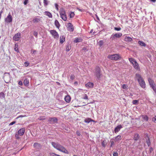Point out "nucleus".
Returning a JSON list of instances; mask_svg holds the SVG:
<instances>
[{
	"instance_id": "nucleus-1",
	"label": "nucleus",
	"mask_w": 156,
	"mask_h": 156,
	"mask_svg": "<svg viewBox=\"0 0 156 156\" xmlns=\"http://www.w3.org/2000/svg\"><path fill=\"white\" fill-rule=\"evenodd\" d=\"M51 145L55 149L64 153L68 154V151L63 146L58 143L54 142L51 143Z\"/></svg>"
},
{
	"instance_id": "nucleus-2",
	"label": "nucleus",
	"mask_w": 156,
	"mask_h": 156,
	"mask_svg": "<svg viewBox=\"0 0 156 156\" xmlns=\"http://www.w3.org/2000/svg\"><path fill=\"white\" fill-rule=\"evenodd\" d=\"M136 76L137 79V80L140 86L143 88H145L146 87L145 83L141 75L139 74L136 73Z\"/></svg>"
},
{
	"instance_id": "nucleus-3",
	"label": "nucleus",
	"mask_w": 156,
	"mask_h": 156,
	"mask_svg": "<svg viewBox=\"0 0 156 156\" xmlns=\"http://www.w3.org/2000/svg\"><path fill=\"white\" fill-rule=\"evenodd\" d=\"M129 60L130 62L132 64L133 67L135 69L138 71L140 70L139 65L135 59L133 58H129Z\"/></svg>"
},
{
	"instance_id": "nucleus-4",
	"label": "nucleus",
	"mask_w": 156,
	"mask_h": 156,
	"mask_svg": "<svg viewBox=\"0 0 156 156\" xmlns=\"http://www.w3.org/2000/svg\"><path fill=\"white\" fill-rule=\"evenodd\" d=\"M60 17L64 21H66L67 20V16L66 14V12L64 9L61 8L59 12Z\"/></svg>"
},
{
	"instance_id": "nucleus-5",
	"label": "nucleus",
	"mask_w": 156,
	"mask_h": 156,
	"mask_svg": "<svg viewBox=\"0 0 156 156\" xmlns=\"http://www.w3.org/2000/svg\"><path fill=\"white\" fill-rule=\"evenodd\" d=\"M107 57L110 59L114 60H117L120 58L119 55L118 54L109 55Z\"/></svg>"
},
{
	"instance_id": "nucleus-6",
	"label": "nucleus",
	"mask_w": 156,
	"mask_h": 156,
	"mask_svg": "<svg viewBox=\"0 0 156 156\" xmlns=\"http://www.w3.org/2000/svg\"><path fill=\"white\" fill-rule=\"evenodd\" d=\"M95 75L97 78L98 79H99L101 78L102 74L101 73V71L100 68L98 67H97L96 68Z\"/></svg>"
},
{
	"instance_id": "nucleus-7",
	"label": "nucleus",
	"mask_w": 156,
	"mask_h": 156,
	"mask_svg": "<svg viewBox=\"0 0 156 156\" xmlns=\"http://www.w3.org/2000/svg\"><path fill=\"white\" fill-rule=\"evenodd\" d=\"M50 34L53 37L57 39L58 38L59 35L57 32L55 30H51L50 31Z\"/></svg>"
},
{
	"instance_id": "nucleus-8",
	"label": "nucleus",
	"mask_w": 156,
	"mask_h": 156,
	"mask_svg": "<svg viewBox=\"0 0 156 156\" xmlns=\"http://www.w3.org/2000/svg\"><path fill=\"white\" fill-rule=\"evenodd\" d=\"M48 121L50 124H54L57 123L58 119L57 118L55 117L50 118L48 119Z\"/></svg>"
},
{
	"instance_id": "nucleus-9",
	"label": "nucleus",
	"mask_w": 156,
	"mask_h": 156,
	"mask_svg": "<svg viewBox=\"0 0 156 156\" xmlns=\"http://www.w3.org/2000/svg\"><path fill=\"white\" fill-rule=\"evenodd\" d=\"M21 37V34L20 33H18L16 34L13 37V39L15 41H18Z\"/></svg>"
},
{
	"instance_id": "nucleus-10",
	"label": "nucleus",
	"mask_w": 156,
	"mask_h": 156,
	"mask_svg": "<svg viewBox=\"0 0 156 156\" xmlns=\"http://www.w3.org/2000/svg\"><path fill=\"white\" fill-rule=\"evenodd\" d=\"M5 21L7 23H9L12 21V17L10 13H9L7 16L5 18Z\"/></svg>"
},
{
	"instance_id": "nucleus-11",
	"label": "nucleus",
	"mask_w": 156,
	"mask_h": 156,
	"mask_svg": "<svg viewBox=\"0 0 156 156\" xmlns=\"http://www.w3.org/2000/svg\"><path fill=\"white\" fill-rule=\"evenodd\" d=\"M68 30L71 32H73L74 30V27L72 24L70 23L67 24Z\"/></svg>"
},
{
	"instance_id": "nucleus-12",
	"label": "nucleus",
	"mask_w": 156,
	"mask_h": 156,
	"mask_svg": "<svg viewBox=\"0 0 156 156\" xmlns=\"http://www.w3.org/2000/svg\"><path fill=\"white\" fill-rule=\"evenodd\" d=\"M25 128H22L20 129L18 132V134L19 136H23L25 132Z\"/></svg>"
},
{
	"instance_id": "nucleus-13",
	"label": "nucleus",
	"mask_w": 156,
	"mask_h": 156,
	"mask_svg": "<svg viewBox=\"0 0 156 156\" xmlns=\"http://www.w3.org/2000/svg\"><path fill=\"white\" fill-rule=\"evenodd\" d=\"M94 86V83L90 82H88L85 85L86 87L88 89L93 87Z\"/></svg>"
},
{
	"instance_id": "nucleus-14",
	"label": "nucleus",
	"mask_w": 156,
	"mask_h": 156,
	"mask_svg": "<svg viewBox=\"0 0 156 156\" xmlns=\"http://www.w3.org/2000/svg\"><path fill=\"white\" fill-rule=\"evenodd\" d=\"M122 35L121 33H117L112 35V38L113 39H115V37L119 38Z\"/></svg>"
},
{
	"instance_id": "nucleus-15",
	"label": "nucleus",
	"mask_w": 156,
	"mask_h": 156,
	"mask_svg": "<svg viewBox=\"0 0 156 156\" xmlns=\"http://www.w3.org/2000/svg\"><path fill=\"white\" fill-rule=\"evenodd\" d=\"M148 80L149 83L150 87L152 86H154L155 84L154 83V81L151 78H148Z\"/></svg>"
},
{
	"instance_id": "nucleus-16",
	"label": "nucleus",
	"mask_w": 156,
	"mask_h": 156,
	"mask_svg": "<svg viewBox=\"0 0 156 156\" xmlns=\"http://www.w3.org/2000/svg\"><path fill=\"white\" fill-rule=\"evenodd\" d=\"M122 128V126L121 125H119L116 127L114 129V132L115 133L118 132Z\"/></svg>"
},
{
	"instance_id": "nucleus-17",
	"label": "nucleus",
	"mask_w": 156,
	"mask_h": 156,
	"mask_svg": "<svg viewBox=\"0 0 156 156\" xmlns=\"http://www.w3.org/2000/svg\"><path fill=\"white\" fill-rule=\"evenodd\" d=\"M83 41V39L81 37H79L76 38L75 40L73 41V42L74 43H77L82 42Z\"/></svg>"
},
{
	"instance_id": "nucleus-18",
	"label": "nucleus",
	"mask_w": 156,
	"mask_h": 156,
	"mask_svg": "<svg viewBox=\"0 0 156 156\" xmlns=\"http://www.w3.org/2000/svg\"><path fill=\"white\" fill-rule=\"evenodd\" d=\"M84 122L86 123H89L90 122H96L90 118H87L85 119Z\"/></svg>"
},
{
	"instance_id": "nucleus-19",
	"label": "nucleus",
	"mask_w": 156,
	"mask_h": 156,
	"mask_svg": "<svg viewBox=\"0 0 156 156\" xmlns=\"http://www.w3.org/2000/svg\"><path fill=\"white\" fill-rule=\"evenodd\" d=\"M65 101L67 103H69L71 100V98L69 95L66 96L65 98Z\"/></svg>"
},
{
	"instance_id": "nucleus-20",
	"label": "nucleus",
	"mask_w": 156,
	"mask_h": 156,
	"mask_svg": "<svg viewBox=\"0 0 156 156\" xmlns=\"http://www.w3.org/2000/svg\"><path fill=\"white\" fill-rule=\"evenodd\" d=\"M65 40V37L64 36H61L60 38V43L62 44Z\"/></svg>"
},
{
	"instance_id": "nucleus-21",
	"label": "nucleus",
	"mask_w": 156,
	"mask_h": 156,
	"mask_svg": "<svg viewBox=\"0 0 156 156\" xmlns=\"http://www.w3.org/2000/svg\"><path fill=\"white\" fill-rule=\"evenodd\" d=\"M23 83L24 85L27 87L29 85V80L28 79H25L23 81Z\"/></svg>"
},
{
	"instance_id": "nucleus-22",
	"label": "nucleus",
	"mask_w": 156,
	"mask_h": 156,
	"mask_svg": "<svg viewBox=\"0 0 156 156\" xmlns=\"http://www.w3.org/2000/svg\"><path fill=\"white\" fill-rule=\"evenodd\" d=\"M143 119V121H147L148 119V118L146 115H143L141 116Z\"/></svg>"
},
{
	"instance_id": "nucleus-23",
	"label": "nucleus",
	"mask_w": 156,
	"mask_h": 156,
	"mask_svg": "<svg viewBox=\"0 0 156 156\" xmlns=\"http://www.w3.org/2000/svg\"><path fill=\"white\" fill-rule=\"evenodd\" d=\"M33 146L34 148H39L40 147L41 145L40 144L37 143H34Z\"/></svg>"
},
{
	"instance_id": "nucleus-24",
	"label": "nucleus",
	"mask_w": 156,
	"mask_h": 156,
	"mask_svg": "<svg viewBox=\"0 0 156 156\" xmlns=\"http://www.w3.org/2000/svg\"><path fill=\"white\" fill-rule=\"evenodd\" d=\"M44 13L45 14L48 16L49 18H51L52 17V15L50 12L48 11H45Z\"/></svg>"
},
{
	"instance_id": "nucleus-25",
	"label": "nucleus",
	"mask_w": 156,
	"mask_h": 156,
	"mask_svg": "<svg viewBox=\"0 0 156 156\" xmlns=\"http://www.w3.org/2000/svg\"><path fill=\"white\" fill-rule=\"evenodd\" d=\"M41 19L40 17L36 18L33 20L34 23H38L40 21Z\"/></svg>"
},
{
	"instance_id": "nucleus-26",
	"label": "nucleus",
	"mask_w": 156,
	"mask_h": 156,
	"mask_svg": "<svg viewBox=\"0 0 156 156\" xmlns=\"http://www.w3.org/2000/svg\"><path fill=\"white\" fill-rule=\"evenodd\" d=\"M132 40V38L126 36L125 38V41L127 42H130Z\"/></svg>"
},
{
	"instance_id": "nucleus-27",
	"label": "nucleus",
	"mask_w": 156,
	"mask_h": 156,
	"mask_svg": "<svg viewBox=\"0 0 156 156\" xmlns=\"http://www.w3.org/2000/svg\"><path fill=\"white\" fill-rule=\"evenodd\" d=\"M55 24L56 27L58 28H59L60 26V25L59 22L57 20H56L55 21Z\"/></svg>"
},
{
	"instance_id": "nucleus-28",
	"label": "nucleus",
	"mask_w": 156,
	"mask_h": 156,
	"mask_svg": "<svg viewBox=\"0 0 156 156\" xmlns=\"http://www.w3.org/2000/svg\"><path fill=\"white\" fill-rule=\"evenodd\" d=\"M14 50L15 51H16L17 52H19V51L18 49V45L17 44H15L14 46Z\"/></svg>"
},
{
	"instance_id": "nucleus-29",
	"label": "nucleus",
	"mask_w": 156,
	"mask_h": 156,
	"mask_svg": "<svg viewBox=\"0 0 156 156\" xmlns=\"http://www.w3.org/2000/svg\"><path fill=\"white\" fill-rule=\"evenodd\" d=\"M138 44L141 46L145 47L146 44L144 42L141 41H139L138 42Z\"/></svg>"
},
{
	"instance_id": "nucleus-30",
	"label": "nucleus",
	"mask_w": 156,
	"mask_h": 156,
	"mask_svg": "<svg viewBox=\"0 0 156 156\" xmlns=\"http://www.w3.org/2000/svg\"><path fill=\"white\" fill-rule=\"evenodd\" d=\"M139 138V136L138 134H135L134 137V140H135L136 141Z\"/></svg>"
},
{
	"instance_id": "nucleus-31",
	"label": "nucleus",
	"mask_w": 156,
	"mask_h": 156,
	"mask_svg": "<svg viewBox=\"0 0 156 156\" xmlns=\"http://www.w3.org/2000/svg\"><path fill=\"white\" fill-rule=\"evenodd\" d=\"M82 98L85 100H88V98L87 95L86 94H84L82 95Z\"/></svg>"
},
{
	"instance_id": "nucleus-32",
	"label": "nucleus",
	"mask_w": 156,
	"mask_h": 156,
	"mask_svg": "<svg viewBox=\"0 0 156 156\" xmlns=\"http://www.w3.org/2000/svg\"><path fill=\"white\" fill-rule=\"evenodd\" d=\"M71 46L70 45L68 44L67 45H66V51H69L71 49Z\"/></svg>"
},
{
	"instance_id": "nucleus-33",
	"label": "nucleus",
	"mask_w": 156,
	"mask_h": 156,
	"mask_svg": "<svg viewBox=\"0 0 156 156\" xmlns=\"http://www.w3.org/2000/svg\"><path fill=\"white\" fill-rule=\"evenodd\" d=\"M48 0H43L44 5L45 6H46L48 5Z\"/></svg>"
},
{
	"instance_id": "nucleus-34",
	"label": "nucleus",
	"mask_w": 156,
	"mask_h": 156,
	"mask_svg": "<svg viewBox=\"0 0 156 156\" xmlns=\"http://www.w3.org/2000/svg\"><path fill=\"white\" fill-rule=\"evenodd\" d=\"M69 15L70 18H73L74 17L75 14L74 12H70V13H69Z\"/></svg>"
},
{
	"instance_id": "nucleus-35",
	"label": "nucleus",
	"mask_w": 156,
	"mask_h": 156,
	"mask_svg": "<svg viewBox=\"0 0 156 156\" xmlns=\"http://www.w3.org/2000/svg\"><path fill=\"white\" fill-rule=\"evenodd\" d=\"M121 136L120 135H118L115 138L116 141H118L121 140Z\"/></svg>"
},
{
	"instance_id": "nucleus-36",
	"label": "nucleus",
	"mask_w": 156,
	"mask_h": 156,
	"mask_svg": "<svg viewBox=\"0 0 156 156\" xmlns=\"http://www.w3.org/2000/svg\"><path fill=\"white\" fill-rule=\"evenodd\" d=\"M2 98L4 99L5 98V94L3 92L0 93V98Z\"/></svg>"
},
{
	"instance_id": "nucleus-37",
	"label": "nucleus",
	"mask_w": 156,
	"mask_h": 156,
	"mask_svg": "<svg viewBox=\"0 0 156 156\" xmlns=\"http://www.w3.org/2000/svg\"><path fill=\"white\" fill-rule=\"evenodd\" d=\"M147 138L148 140L147 141V143L148 146H150L151 145V142L150 141V140L149 138L147 136Z\"/></svg>"
},
{
	"instance_id": "nucleus-38",
	"label": "nucleus",
	"mask_w": 156,
	"mask_h": 156,
	"mask_svg": "<svg viewBox=\"0 0 156 156\" xmlns=\"http://www.w3.org/2000/svg\"><path fill=\"white\" fill-rule=\"evenodd\" d=\"M128 86L126 84H124L122 85V87L125 89H128Z\"/></svg>"
},
{
	"instance_id": "nucleus-39",
	"label": "nucleus",
	"mask_w": 156,
	"mask_h": 156,
	"mask_svg": "<svg viewBox=\"0 0 156 156\" xmlns=\"http://www.w3.org/2000/svg\"><path fill=\"white\" fill-rule=\"evenodd\" d=\"M101 144L103 147H105L106 145L107 144V143L105 140H104L102 142Z\"/></svg>"
},
{
	"instance_id": "nucleus-40",
	"label": "nucleus",
	"mask_w": 156,
	"mask_h": 156,
	"mask_svg": "<svg viewBox=\"0 0 156 156\" xmlns=\"http://www.w3.org/2000/svg\"><path fill=\"white\" fill-rule=\"evenodd\" d=\"M38 119L40 120H44L45 119V117L44 116H40Z\"/></svg>"
},
{
	"instance_id": "nucleus-41",
	"label": "nucleus",
	"mask_w": 156,
	"mask_h": 156,
	"mask_svg": "<svg viewBox=\"0 0 156 156\" xmlns=\"http://www.w3.org/2000/svg\"><path fill=\"white\" fill-rule=\"evenodd\" d=\"M98 44L99 46L101 47L103 44L104 42L103 41L101 40L99 41Z\"/></svg>"
},
{
	"instance_id": "nucleus-42",
	"label": "nucleus",
	"mask_w": 156,
	"mask_h": 156,
	"mask_svg": "<svg viewBox=\"0 0 156 156\" xmlns=\"http://www.w3.org/2000/svg\"><path fill=\"white\" fill-rule=\"evenodd\" d=\"M58 155L54 153H50V156H58Z\"/></svg>"
},
{
	"instance_id": "nucleus-43",
	"label": "nucleus",
	"mask_w": 156,
	"mask_h": 156,
	"mask_svg": "<svg viewBox=\"0 0 156 156\" xmlns=\"http://www.w3.org/2000/svg\"><path fill=\"white\" fill-rule=\"evenodd\" d=\"M111 142V145H110V147H111L114 144V142L113 140H112V139H111L110 141Z\"/></svg>"
},
{
	"instance_id": "nucleus-44",
	"label": "nucleus",
	"mask_w": 156,
	"mask_h": 156,
	"mask_svg": "<svg viewBox=\"0 0 156 156\" xmlns=\"http://www.w3.org/2000/svg\"><path fill=\"white\" fill-rule=\"evenodd\" d=\"M70 78L71 80H73L75 78V76L73 74H71L70 76Z\"/></svg>"
},
{
	"instance_id": "nucleus-45",
	"label": "nucleus",
	"mask_w": 156,
	"mask_h": 156,
	"mask_svg": "<svg viewBox=\"0 0 156 156\" xmlns=\"http://www.w3.org/2000/svg\"><path fill=\"white\" fill-rule=\"evenodd\" d=\"M38 33L36 31H34L33 33V34L36 37H37Z\"/></svg>"
},
{
	"instance_id": "nucleus-46",
	"label": "nucleus",
	"mask_w": 156,
	"mask_h": 156,
	"mask_svg": "<svg viewBox=\"0 0 156 156\" xmlns=\"http://www.w3.org/2000/svg\"><path fill=\"white\" fill-rule=\"evenodd\" d=\"M138 101L137 100H134L133 101V105H136L138 103Z\"/></svg>"
},
{
	"instance_id": "nucleus-47",
	"label": "nucleus",
	"mask_w": 156,
	"mask_h": 156,
	"mask_svg": "<svg viewBox=\"0 0 156 156\" xmlns=\"http://www.w3.org/2000/svg\"><path fill=\"white\" fill-rule=\"evenodd\" d=\"M114 30L116 31H120L121 30V28L120 27L117 28L115 27H114Z\"/></svg>"
},
{
	"instance_id": "nucleus-48",
	"label": "nucleus",
	"mask_w": 156,
	"mask_h": 156,
	"mask_svg": "<svg viewBox=\"0 0 156 156\" xmlns=\"http://www.w3.org/2000/svg\"><path fill=\"white\" fill-rule=\"evenodd\" d=\"M113 156H118V153L117 152H113Z\"/></svg>"
},
{
	"instance_id": "nucleus-49",
	"label": "nucleus",
	"mask_w": 156,
	"mask_h": 156,
	"mask_svg": "<svg viewBox=\"0 0 156 156\" xmlns=\"http://www.w3.org/2000/svg\"><path fill=\"white\" fill-rule=\"evenodd\" d=\"M152 120L153 122H154L155 123H156V115L154 117H153L152 119Z\"/></svg>"
},
{
	"instance_id": "nucleus-50",
	"label": "nucleus",
	"mask_w": 156,
	"mask_h": 156,
	"mask_svg": "<svg viewBox=\"0 0 156 156\" xmlns=\"http://www.w3.org/2000/svg\"><path fill=\"white\" fill-rule=\"evenodd\" d=\"M24 65H25V66L26 67L28 66H29V63H28L27 62H24Z\"/></svg>"
},
{
	"instance_id": "nucleus-51",
	"label": "nucleus",
	"mask_w": 156,
	"mask_h": 156,
	"mask_svg": "<svg viewBox=\"0 0 156 156\" xmlns=\"http://www.w3.org/2000/svg\"><path fill=\"white\" fill-rule=\"evenodd\" d=\"M151 87L153 89V90H154L156 89V87L155 84V85H154V86H151Z\"/></svg>"
},
{
	"instance_id": "nucleus-52",
	"label": "nucleus",
	"mask_w": 156,
	"mask_h": 156,
	"mask_svg": "<svg viewBox=\"0 0 156 156\" xmlns=\"http://www.w3.org/2000/svg\"><path fill=\"white\" fill-rule=\"evenodd\" d=\"M151 87L153 89V90H154L156 89V87L155 84V85H154V86H151Z\"/></svg>"
},
{
	"instance_id": "nucleus-53",
	"label": "nucleus",
	"mask_w": 156,
	"mask_h": 156,
	"mask_svg": "<svg viewBox=\"0 0 156 156\" xmlns=\"http://www.w3.org/2000/svg\"><path fill=\"white\" fill-rule=\"evenodd\" d=\"M55 8H56V9L58 10V5L57 4H56V3H55Z\"/></svg>"
},
{
	"instance_id": "nucleus-54",
	"label": "nucleus",
	"mask_w": 156,
	"mask_h": 156,
	"mask_svg": "<svg viewBox=\"0 0 156 156\" xmlns=\"http://www.w3.org/2000/svg\"><path fill=\"white\" fill-rule=\"evenodd\" d=\"M76 134L78 136H80L81 135L80 133V132L79 131H77L76 132Z\"/></svg>"
},
{
	"instance_id": "nucleus-55",
	"label": "nucleus",
	"mask_w": 156,
	"mask_h": 156,
	"mask_svg": "<svg viewBox=\"0 0 156 156\" xmlns=\"http://www.w3.org/2000/svg\"><path fill=\"white\" fill-rule=\"evenodd\" d=\"M18 84L20 86H22L23 84V82L22 81H20L18 83Z\"/></svg>"
},
{
	"instance_id": "nucleus-56",
	"label": "nucleus",
	"mask_w": 156,
	"mask_h": 156,
	"mask_svg": "<svg viewBox=\"0 0 156 156\" xmlns=\"http://www.w3.org/2000/svg\"><path fill=\"white\" fill-rule=\"evenodd\" d=\"M28 2V0H25L23 3L25 5H26Z\"/></svg>"
},
{
	"instance_id": "nucleus-57",
	"label": "nucleus",
	"mask_w": 156,
	"mask_h": 156,
	"mask_svg": "<svg viewBox=\"0 0 156 156\" xmlns=\"http://www.w3.org/2000/svg\"><path fill=\"white\" fill-rule=\"evenodd\" d=\"M19 135L18 134H16L15 135V137H16V139H19Z\"/></svg>"
},
{
	"instance_id": "nucleus-58",
	"label": "nucleus",
	"mask_w": 156,
	"mask_h": 156,
	"mask_svg": "<svg viewBox=\"0 0 156 156\" xmlns=\"http://www.w3.org/2000/svg\"><path fill=\"white\" fill-rule=\"evenodd\" d=\"M16 122L15 121H13V122H11L10 124H9V125L10 126H11V125H13V124H15V123Z\"/></svg>"
},
{
	"instance_id": "nucleus-59",
	"label": "nucleus",
	"mask_w": 156,
	"mask_h": 156,
	"mask_svg": "<svg viewBox=\"0 0 156 156\" xmlns=\"http://www.w3.org/2000/svg\"><path fill=\"white\" fill-rule=\"evenodd\" d=\"M149 151L150 153H151V152L153 151V149L152 147H150L149 149Z\"/></svg>"
},
{
	"instance_id": "nucleus-60",
	"label": "nucleus",
	"mask_w": 156,
	"mask_h": 156,
	"mask_svg": "<svg viewBox=\"0 0 156 156\" xmlns=\"http://www.w3.org/2000/svg\"><path fill=\"white\" fill-rule=\"evenodd\" d=\"M78 9L79 11H81V12H83L84 11V9Z\"/></svg>"
},
{
	"instance_id": "nucleus-61",
	"label": "nucleus",
	"mask_w": 156,
	"mask_h": 156,
	"mask_svg": "<svg viewBox=\"0 0 156 156\" xmlns=\"http://www.w3.org/2000/svg\"><path fill=\"white\" fill-rule=\"evenodd\" d=\"M36 50H33V51H32L33 53H35V52H36Z\"/></svg>"
},
{
	"instance_id": "nucleus-62",
	"label": "nucleus",
	"mask_w": 156,
	"mask_h": 156,
	"mask_svg": "<svg viewBox=\"0 0 156 156\" xmlns=\"http://www.w3.org/2000/svg\"><path fill=\"white\" fill-rule=\"evenodd\" d=\"M151 2H155L156 1V0H150Z\"/></svg>"
},
{
	"instance_id": "nucleus-63",
	"label": "nucleus",
	"mask_w": 156,
	"mask_h": 156,
	"mask_svg": "<svg viewBox=\"0 0 156 156\" xmlns=\"http://www.w3.org/2000/svg\"><path fill=\"white\" fill-rule=\"evenodd\" d=\"M3 12V10H2L0 12V13H1V14H2Z\"/></svg>"
},
{
	"instance_id": "nucleus-64",
	"label": "nucleus",
	"mask_w": 156,
	"mask_h": 156,
	"mask_svg": "<svg viewBox=\"0 0 156 156\" xmlns=\"http://www.w3.org/2000/svg\"><path fill=\"white\" fill-rule=\"evenodd\" d=\"M154 90L156 94V89H155Z\"/></svg>"
}]
</instances>
